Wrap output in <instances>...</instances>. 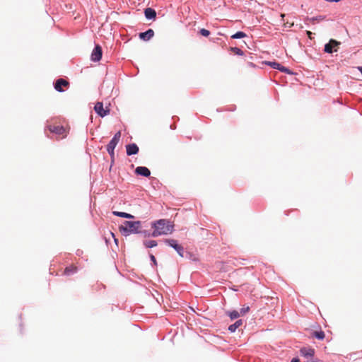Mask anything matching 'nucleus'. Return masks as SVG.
<instances>
[{"instance_id": "nucleus-17", "label": "nucleus", "mask_w": 362, "mask_h": 362, "mask_svg": "<svg viewBox=\"0 0 362 362\" xmlns=\"http://www.w3.org/2000/svg\"><path fill=\"white\" fill-rule=\"evenodd\" d=\"M325 19V16H317L312 17V18L307 17L305 18V21H308L309 23H310L312 24H315L316 23H319Z\"/></svg>"}, {"instance_id": "nucleus-23", "label": "nucleus", "mask_w": 362, "mask_h": 362, "mask_svg": "<svg viewBox=\"0 0 362 362\" xmlns=\"http://www.w3.org/2000/svg\"><path fill=\"white\" fill-rule=\"evenodd\" d=\"M228 315L230 317L231 320H234V319H236L238 317H240V314L239 312H238L236 310H233V311L229 312L228 313Z\"/></svg>"}, {"instance_id": "nucleus-8", "label": "nucleus", "mask_w": 362, "mask_h": 362, "mask_svg": "<svg viewBox=\"0 0 362 362\" xmlns=\"http://www.w3.org/2000/svg\"><path fill=\"white\" fill-rule=\"evenodd\" d=\"M339 44L340 42L335 40H330L329 43L326 44L325 46V52L332 53L333 52V49L339 46Z\"/></svg>"}, {"instance_id": "nucleus-12", "label": "nucleus", "mask_w": 362, "mask_h": 362, "mask_svg": "<svg viewBox=\"0 0 362 362\" xmlns=\"http://www.w3.org/2000/svg\"><path fill=\"white\" fill-rule=\"evenodd\" d=\"M120 137H121V132H117L115 134L113 138L111 139V141L109 142L107 146L110 148H115L116 146L117 145V144L119 143V141L120 140Z\"/></svg>"}, {"instance_id": "nucleus-33", "label": "nucleus", "mask_w": 362, "mask_h": 362, "mask_svg": "<svg viewBox=\"0 0 362 362\" xmlns=\"http://www.w3.org/2000/svg\"><path fill=\"white\" fill-rule=\"evenodd\" d=\"M293 25H294V23H290V28H291V27H292V26H293Z\"/></svg>"}, {"instance_id": "nucleus-2", "label": "nucleus", "mask_w": 362, "mask_h": 362, "mask_svg": "<svg viewBox=\"0 0 362 362\" xmlns=\"http://www.w3.org/2000/svg\"><path fill=\"white\" fill-rule=\"evenodd\" d=\"M140 221H125L122 225L119 226V231L124 235H128L129 233H137L141 228Z\"/></svg>"}, {"instance_id": "nucleus-31", "label": "nucleus", "mask_w": 362, "mask_h": 362, "mask_svg": "<svg viewBox=\"0 0 362 362\" xmlns=\"http://www.w3.org/2000/svg\"><path fill=\"white\" fill-rule=\"evenodd\" d=\"M358 69L362 74V66H359V67H358Z\"/></svg>"}, {"instance_id": "nucleus-18", "label": "nucleus", "mask_w": 362, "mask_h": 362, "mask_svg": "<svg viewBox=\"0 0 362 362\" xmlns=\"http://www.w3.org/2000/svg\"><path fill=\"white\" fill-rule=\"evenodd\" d=\"M243 325V320H237L234 324L233 325H230L229 327H228V330L230 332H234L236 329H238L239 327H240L241 325Z\"/></svg>"}, {"instance_id": "nucleus-16", "label": "nucleus", "mask_w": 362, "mask_h": 362, "mask_svg": "<svg viewBox=\"0 0 362 362\" xmlns=\"http://www.w3.org/2000/svg\"><path fill=\"white\" fill-rule=\"evenodd\" d=\"M144 14L146 18L152 19L155 18L156 16V13L154 9L151 8H147L144 11Z\"/></svg>"}, {"instance_id": "nucleus-19", "label": "nucleus", "mask_w": 362, "mask_h": 362, "mask_svg": "<svg viewBox=\"0 0 362 362\" xmlns=\"http://www.w3.org/2000/svg\"><path fill=\"white\" fill-rule=\"evenodd\" d=\"M113 214L117 216L126 218H134L133 215H132L130 214L125 213V212L113 211Z\"/></svg>"}, {"instance_id": "nucleus-5", "label": "nucleus", "mask_w": 362, "mask_h": 362, "mask_svg": "<svg viewBox=\"0 0 362 362\" xmlns=\"http://www.w3.org/2000/svg\"><path fill=\"white\" fill-rule=\"evenodd\" d=\"M94 110L96 112V113L102 117L107 115L110 112L108 109L103 108V104L101 102H98L95 105Z\"/></svg>"}, {"instance_id": "nucleus-30", "label": "nucleus", "mask_w": 362, "mask_h": 362, "mask_svg": "<svg viewBox=\"0 0 362 362\" xmlns=\"http://www.w3.org/2000/svg\"><path fill=\"white\" fill-rule=\"evenodd\" d=\"M291 362H300L298 358H293Z\"/></svg>"}, {"instance_id": "nucleus-10", "label": "nucleus", "mask_w": 362, "mask_h": 362, "mask_svg": "<svg viewBox=\"0 0 362 362\" xmlns=\"http://www.w3.org/2000/svg\"><path fill=\"white\" fill-rule=\"evenodd\" d=\"M267 64H269L273 69L280 70L281 71L284 72V73H290L288 69H287L285 66H281L280 64H279L276 62H267Z\"/></svg>"}, {"instance_id": "nucleus-15", "label": "nucleus", "mask_w": 362, "mask_h": 362, "mask_svg": "<svg viewBox=\"0 0 362 362\" xmlns=\"http://www.w3.org/2000/svg\"><path fill=\"white\" fill-rule=\"evenodd\" d=\"M77 270H78L77 267L71 264L64 269V270L63 272V274L66 275V276H70V275L75 274L77 272Z\"/></svg>"}, {"instance_id": "nucleus-22", "label": "nucleus", "mask_w": 362, "mask_h": 362, "mask_svg": "<svg viewBox=\"0 0 362 362\" xmlns=\"http://www.w3.org/2000/svg\"><path fill=\"white\" fill-rule=\"evenodd\" d=\"M246 37V34L244 32L238 31L231 36L233 39H240Z\"/></svg>"}, {"instance_id": "nucleus-26", "label": "nucleus", "mask_w": 362, "mask_h": 362, "mask_svg": "<svg viewBox=\"0 0 362 362\" xmlns=\"http://www.w3.org/2000/svg\"><path fill=\"white\" fill-rule=\"evenodd\" d=\"M199 33L204 36V37H208L209 35H210V32L209 30H206V29H204V28H202L200 30H199Z\"/></svg>"}, {"instance_id": "nucleus-34", "label": "nucleus", "mask_w": 362, "mask_h": 362, "mask_svg": "<svg viewBox=\"0 0 362 362\" xmlns=\"http://www.w3.org/2000/svg\"><path fill=\"white\" fill-rule=\"evenodd\" d=\"M288 24V23H284V25L285 27H286Z\"/></svg>"}, {"instance_id": "nucleus-36", "label": "nucleus", "mask_w": 362, "mask_h": 362, "mask_svg": "<svg viewBox=\"0 0 362 362\" xmlns=\"http://www.w3.org/2000/svg\"><path fill=\"white\" fill-rule=\"evenodd\" d=\"M115 241L116 243H117V240L115 238Z\"/></svg>"}, {"instance_id": "nucleus-9", "label": "nucleus", "mask_w": 362, "mask_h": 362, "mask_svg": "<svg viewBox=\"0 0 362 362\" xmlns=\"http://www.w3.org/2000/svg\"><path fill=\"white\" fill-rule=\"evenodd\" d=\"M135 173L144 177H149L151 172L146 167L139 166L135 169Z\"/></svg>"}, {"instance_id": "nucleus-6", "label": "nucleus", "mask_w": 362, "mask_h": 362, "mask_svg": "<svg viewBox=\"0 0 362 362\" xmlns=\"http://www.w3.org/2000/svg\"><path fill=\"white\" fill-rule=\"evenodd\" d=\"M102 47L97 45L91 53V60L93 62H98L102 57Z\"/></svg>"}, {"instance_id": "nucleus-14", "label": "nucleus", "mask_w": 362, "mask_h": 362, "mask_svg": "<svg viewBox=\"0 0 362 362\" xmlns=\"http://www.w3.org/2000/svg\"><path fill=\"white\" fill-rule=\"evenodd\" d=\"M154 35V31L152 29H148L147 31L141 33L139 37L143 40H148Z\"/></svg>"}, {"instance_id": "nucleus-1", "label": "nucleus", "mask_w": 362, "mask_h": 362, "mask_svg": "<svg viewBox=\"0 0 362 362\" xmlns=\"http://www.w3.org/2000/svg\"><path fill=\"white\" fill-rule=\"evenodd\" d=\"M152 228H153L151 234L153 237L171 234L174 230V226L166 219H160L152 223Z\"/></svg>"}, {"instance_id": "nucleus-35", "label": "nucleus", "mask_w": 362, "mask_h": 362, "mask_svg": "<svg viewBox=\"0 0 362 362\" xmlns=\"http://www.w3.org/2000/svg\"><path fill=\"white\" fill-rule=\"evenodd\" d=\"M303 25H300V28H303Z\"/></svg>"}, {"instance_id": "nucleus-25", "label": "nucleus", "mask_w": 362, "mask_h": 362, "mask_svg": "<svg viewBox=\"0 0 362 362\" xmlns=\"http://www.w3.org/2000/svg\"><path fill=\"white\" fill-rule=\"evenodd\" d=\"M250 308L249 306H245L240 309V311L239 312L240 315H245L247 312H249Z\"/></svg>"}, {"instance_id": "nucleus-20", "label": "nucleus", "mask_w": 362, "mask_h": 362, "mask_svg": "<svg viewBox=\"0 0 362 362\" xmlns=\"http://www.w3.org/2000/svg\"><path fill=\"white\" fill-rule=\"evenodd\" d=\"M144 245L147 248H151V247H156L157 245V242L153 240H145L144 242Z\"/></svg>"}, {"instance_id": "nucleus-32", "label": "nucleus", "mask_w": 362, "mask_h": 362, "mask_svg": "<svg viewBox=\"0 0 362 362\" xmlns=\"http://www.w3.org/2000/svg\"><path fill=\"white\" fill-rule=\"evenodd\" d=\"M281 17L282 20H284V18L285 17V14H283V13H282V14L281 15Z\"/></svg>"}, {"instance_id": "nucleus-7", "label": "nucleus", "mask_w": 362, "mask_h": 362, "mask_svg": "<svg viewBox=\"0 0 362 362\" xmlns=\"http://www.w3.org/2000/svg\"><path fill=\"white\" fill-rule=\"evenodd\" d=\"M69 86V83L68 81L64 79V78H59L54 83V88L59 91L62 92L64 91L63 87L67 88Z\"/></svg>"}, {"instance_id": "nucleus-3", "label": "nucleus", "mask_w": 362, "mask_h": 362, "mask_svg": "<svg viewBox=\"0 0 362 362\" xmlns=\"http://www.w3.org/2000/svg\"><path fill=\"white\" fill-rule=\"evenodd\" d=\"M165 243L168 245L169 246L172 247L173 248H174L177 252L178 253V255L180 256V257H183V254H184V247L178 244L177 241L176 240H174V239H165Z\"/></svg>"}, {"instance_id": "nucleus-21", "label": "nucleus", "mask_w": 362, "mask_h": 362, "mask_svg": "<svg viewBox=\"0 0 362 362\" xmlns=\"http://www.w3.org/2000/svg\"><path fill=\"white\" fill-rule=\"evenodd\" d=\"M313 337H315V338L318 339H323L325 337V332H322V331H316V332H313Z\"/></svg>"}, {"instance_id": "nucleus-11", "label": "nucleus", "mask_w": 362, "mask_h": 362, "mask_svg": "<svg viewBox=\"0 0 362 362\" xmlns=\"http://www.w3.org/2000/svg\"><path fill=\"white\" fill-rule=\"evenodd\" d=\"M127 154L132 156L139 152V147L136 144H131L126 146Z\"/></svg>"}, {"instance_id": "nucleus-13", "label": "nucleus", "mask_w": 362, "mask_h": 362, "mask_svg": "<svg viewBox=\"0 0 362 362\" xmlns=\"http://www.w3.org/2000/svg\"><path fill=\"white\" fill-rule=\"evenodd\" d=\"M300 354L304 357L309 358L314 356L315 351L312 348L303 347L300 350Z\"/></svg>"}, {"instance_id": "nucleus-4", "label": "nucleus", "mask_w": 362, "mask_h": 362, "mask_svg": "<svg viewBox=\"0 0 362 362\" xmlns=\"http://www.w3.org/2000/svg\"><path fill=\"white\" fill-rule=\"evenodd\" d=\"M47 128L50 131V132L54 133L59 136H62V138L66 136V129L62 126L49 125Z\"/></svg>"}, {"instance_id": "nucleus-27", "label": "nucleus", "mask_w": 362, "mask_h": 362, "mask_svg": "<svg viewBox=\"0 0 362 362\" xmlns=\"http://www.w3.org/2000/svg\"><path fill=\"white\" fill-rule=\"evenodd\" d=\"M114 150H115V148H110V147L107 146V151L109 153V154L111 156V157L114 156Z\"/></svg>"}, {"instance_id": "nucleus-29", "label": "nucleus", "mask_w": 362, "mask_h": 362, "mask_svg": "<svg viewBox=\"0 0 362 362\" xmlns=\"http://www.w3.org/2000/svg\"><path fill=\"white\" fill-rule=\"evenodd\" d=\"M306 34L308 35V37L310 38V39H312V32L309 31V30H307L306 31Z\"/></svg>"}, {"instance_id": "nucleus-28", "label": "nucleus", "mask_w": 362, "mask_h": 362, "mask_svg": "<svg viewBox=\"0 0 362 362\" xmlns=\"http://www.w3.org/2000/svg\"><path fill=\"white\" fill-rule=\"evenodd\" d=\"M150 258H151V259L152 260V262H153V264H154L155 265H156V264H157V262H156V258H155L154 255H150Z\"/></svg>"}, {"instance_id": "nucleus-24", "label": "nucleus", "mask_w": 362, "mask_h": 362, "mask_svg": "<svg viewBox=\"0 0 362 362\" xmlns=\"http://www.w3.org/2000/svg\"><path fill=\"white\" fill-rule=\"evenodd\" d=\"M230 51L233 52L235 54L243 56L244 52L238 47H230Z\"/></svg>"}]
</instances>
